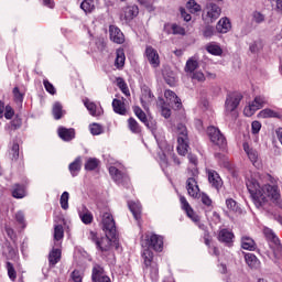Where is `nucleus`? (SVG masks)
I'll list each match as a JSON object with an SVG mask.
<instances>
[{"label": "nucleus", "mask_w": 282, "mask_h": 282, "mask_svg": "<svg viewBox=\"0 0 282 282\" xmlns=\"http://www.w3.org/2000/svg\"><path fill=\"white\" fill-rule=\"evenodd\" d=\"M246 186L256 204L257 208H261L268 204V199L275 206L282 209V197L279 185L265 184L261 187L259 182L252 176L247 177Z\"/></svg>", "instance_id": "f257e3e1"}, {"label": "nucleus", "mask_w": 282, "mask_h": 282, "mask_svg": "<svg viewBox=\"0 0 282 282\" xmlns=\"http://www.w3.org/2000/svg\"><path fill=\"white\" fill-rule=\"evenodd\" d=\"M177 138V153L178 155H186L188 153V130L186 126L178 123L174 130Z\"/></svg>", "instance_id": "f03ea898"}, {"label": "nucleus", "mask_w": 282, "mask_h": 282, "mask_svg": "<svg viewBox=\"0 0 282 282\" xmlns=\"http://www.w3.org/2000/svg\"><path fill=\"white\" fill-rule=\"evenodd\" d=\"M142 259L145 265L144 268L145 274H149L152 281L154 282L158 281V279H160V275H159L158 264L153 262V251L149 249H144L142 253Z\"/></svg>", "instance_id": "7ed1b4c3"}, {"label": "nucleus", "mask_w": 282, "mask_h": 282, "mask_svg": "<svg viewBox=\"0 0 282 282\" xmlns=\"http://www.w3.org/2000/svg\"><path fill=\"white\" fill-rule=\"evenodd\" d=\"M221 17V8L217 6L216 3L208 2L202 13V19L205 25H210L212 23H215L217 19Z\"/></svg>", "instance_id": "20e7f679"}, {"label": "nucleus", "mask_w": 282, "mask_h": 282, "mask_svg": "<svg viewBox=\"0 0 282 282\" xmlns=\"http://www.w3.org/2000/svg\"><path fill=\"white\" fill-rule=\"evenodd\" d=\"M187 180H186V191L189 197L197 199L199 197V185L197 184V180L199 177V170L192 169L187 172Z\"/></svg>", "instance_id": "39448f33"}, {"label": "nucleus", "mask_w": 282, "mask_h": 282, "mask_svg": "<svg viewBox=\"0 0 282 282\" xmlns=\"http://www.w3.org/2000/svg\"><path fill=\"white\" fill-rule=\"evenodd\" d=\"M264 105H268V98L264 96H257L249 106L245 107L243 113L247 118H251V116H254L259 109H263Z\"/></svg>", "instance_id": "423d86ee"}, {"label": "nucleus", "mask_w": 282, "mask_h": 282, "mask_svg": "<svg viewBox=\"0 0 282 282\" xmlns=\"http://www.w3.org/2000/svg\"><path fill=\"white\" fill-rule=\"evenodd\" d=\"M101 228L107 237H116V220L110 213H104L101 216Z\"/></svg>", "instance_id": "0eeeda50"}, {"label": "nucleus", "mask_w": 282, "mask_h": 282, "mask_svg": "<svg viewBox=\"0 0 282 282\" xmlns=\"http://www.w3.org/2000/svg\"><path fill=\"white\" fill-rule=\"evenodd\" d=\"M147 250H154L155 252H162L164 250V238L160 235L152 234L145 237Z\"/></svg>", "instance_id": "6e6552de"}, {"label": "nucleus", "mask_w": 282, "mask_h": 282, "mask_svg": "<svg viewBox=\"0 0 282 282\" xmlns=\"http://www.w3.org/2000/svg\"><path fill=\"white\" fill-rule=\"evenodd\" d=\"M207 133L213 144L219 147L220 149H224V147H226V137L223 135L221 131L218 130V128H216L215 126H210L207 129Z\"/></svg>", "instance_id": "1a4fd4ad"}, {"label": "nucleus", "mask_w": 282, "mask_h": 282, "mask_svg": "<svg viewBox=\"0 0 282 282\" xmlns=\"http://www.w3.org/2000/svg\"><path fill=\"white\" fill-rule=\"evenodd\" d=\"M241 94L234 93L227 96L226 102H225V111L226 113H232L237 107H239V104L241 102Z\"/></svg>", "instance_id": "9d476101"}, {"label": "nucleus", "mask_w": 282, "mask_h": 282, "mask_svg": "<svg viewBox=\"0 0 282 282\" xmlns=\"http://www.w3.org/2000/svg\"><path fill=\"white\" fill-rule=\"evenodd\" d=\"M144 56L154 69H156V67H160V54L155 48H153V46L145 47Z\"/></svg>", "instance_id": "9b49d317"}, {"label": "nucleus", "mask_w": 282, "mask_h": 282, "mask_svg": "<svg viewBox=\"0 0 282 282\" xmlns=\"http://www.w3.org/2000/svg\"><path fill=\"white\" fill-rule=\"evenodd\" d=\"M109 173L117 184H121L122 186H127V184H129V176L116 166H110Z\"/></svg>", "instance_id": "f8f14e48"}, {"label": "nucleus", "mask_w": 282, "mask_h": 282, "mask_svg": "<svg viewBox=\"0 0 282 282\" xmlns=\"http://www.w3.org/2000/svg\"><path fill=\"white\" fill-rule=\"evenodd\" d=\"M91 280L94 282H111V279L105 273V269L99 264L94 265Z\"/></svg>", "instance_id": "ddd939ff"}, {"label": "nucleus", "mask_w": 282, "mask_h": 282, "mask_svg": "<svg viewBox=\"0 0 282 282\" xmlns=\"http://www.w3.org/2000/svg\"><path fill=\"white\" fill-rule=\"evenodd\" d=\"M180 202L182 204V208L184 212H186L187 217L192 219L195 224H199V217L195 214L193 210V207H191V204H188V200H186V197L181 196Z\"/></svg>", "instance_id": "4468645a"}, {"label": "nucleus", "mask_w": 282, "mask_h": 282, "mask_svg": "<svg viewBox=\"0 0 282 282\" xmlns=\"http://www.w3.org/2000/svg\"><path fill=\"white\" fill-rule=\"evenodd\" d=\"M110 40L118 45L124 43V34L116 25L109 26Z\"/></svg>", "instance_id": "2eb2a0df"}, {"label": "nucleus", "mask_w": 282, "mask_h": 282, "mask_svg": "<svg viewBox=\"0 0 282 282\" xmlns=\"http://www.w3.org/2000/svg\"><path fill=\"white\" fill-rule=\"evenodd\" d=\"M243 151L253 166H259V152L251 148L248 143H243Z\"/></svg>", "instance_id": "dca6fc26"}, {"label": "nucleus", "mask_w": 282, "mask_h": 282, "mask_svg": "<svg viewBox=\"0 0 282 282\" xmlns=\"http://www.w3.org/2000/svg\"><path fill=\"white\" fill-rule=\"evenodd\" d=\"M231 29L232 24L228 18H221L216 24V30L219 34H228Z\"/></svg>", "instance_id": "f3484780"}, {"label": "nucleus", "mask_w": 282, "mask_h": 282, "mask_svg": "<svg viewBox=\"0 0 282 282\" xmlns=\"http://www.w3.org/2000/svg\"><path fill=\"white\" fill-rule=\"evenodd\" d=\"M116 236H107L102 237L97 241L96 247L101 251V252H109L111 250V239H113Z\"/></svg>", "instance_id": "a211bd4d"}, {"label": "nucleus", "mask_w": 282, "mask_h": 282, "mask_svg": "<svg viewBox=\"0 0 282 282\" xmlns=\"http://www.w3.org/2000/svg\"><path fill=\"white\" fill-rule=\"evenodd\" d=\"M58 135L64 142H69L70 140H74L76 138V132L74 129H67V128H58Z\"/></svg>", "instance_id": "6ab92c4d"}, {"label": "nucleus", "mask_w": 282, "mask_h": 282, "mask_svg": "<svg viewBox=\"0 0 282 282\" xmlns=\"http://www.w3.org/2000/svg\"><path fill=\"white\" fill-rule=\"evenodd\" d=\"M263 235L268 241H271V243H274L280 248V250H282L281 240H279V237H276V234H274L272 229L264 227Z\"/></svg>", "instance_id": "aec40b11"}, {"label": "nucleus", "mask_w": 282, "mask_h": 282, "mask_svg": "<svg viewBox=\"0 0 282 282\" xmlns=\"http://www.w3.org/2000/svg\"><path fill=\"white\" fill-rule=\"evenodd\" d=\"M112 109L115 113H119V116H127V107L124 106V99H113Z\"/></svg>", "instance_id": "412c9836"}, {"label": "nucleus", "mask_w": 282, "mask_h": 282, "mask_svg": "<svg viewBox=\"0 0 282 282\" xmlns=\"http://www.w3.org/2000/svg\"><path fill=\"white\" fill-rule=\"evenodd\" d=\"M62 252L58 248H53L52 251L48 253V264L50 268H54L58 261H61Z\"/></svg>", "instance_id": "4be33fe9"}, {"label": "nucleus", "mask_w": 282, "mask_h": 282, "mask_svg": "<svg viewBox=\"0 0 282 282\" xmlns=\"http://www.w3.org/2000/svg\"><path fill=\"white\" fill-rule=\"evenodd\" d=\"M232 239H235V234L228 229H221L218 232V241H221V243H231Z\"/></svg>", "instance_id": "5701e85b"}, {"label": "nucleus", "mask_w": 282, "mask_h": 282, "mask_svg": "<svg viewBox=\"0 0 282 282\" xmlns=\"http://www.w3.org/2000/svg\"><path fill=\"white\" fill-rule=\"evenodd\" d=\"M139 9L135 6L131 7H126L123 9V14L122 17L124 18L126 21H131L132 19H135L138 17Z\"/></svg>", "instance_id": "b1692460"}, {"label": "nucleus", "mask_w": 282, "mask_h": 282, "mask_svg": "<svg viewBox=\"0 0 282 282\" xmlns=\"http://www.w3.org/2000/svg\"><path fill=\"white\" fill-rule=\"evenodd\" d=\"M141 105L144 109H149V105L153 102V95L151 94V90L143 89L141 94Z\"/></svg>", "instance_id": "393cba45"}, {"label": "nucleus", "mask_w": 282, "mask_h": 282, "mask_svg": "<svg viewBox=\"0 0 282 282\" xmlns=\"http://www.w3.org/2000/svg\"><path fill=\"white\" fill-rule=\"evenodd\" d=\"M164 97L166 98V101L169 105H176L177 108L182 106V101L180 100V97L175 95L174 91L172 90H165Z\"/></svg>", "instance_id": "a878e982"}, {"label": "nucleus", "mask_w": 282, "mask_h": 282, "mask_svg": "<svg viewBox=\"0 0 282 282\" xmlns=\"http://www.w3.org/2000/svg\"><path fill=\"white\" fill-rule=\"evenodd\" d=\"M83 166V160L80 159V156H78L77 159H75V161L73 163L69 164L68 169L70 172V175L73 177H76L78 175V173L80 172V167Z\"/></svg>", "instance_id": "bb28decb"}, {"label": "nucleus", "mask_w": 282, "mask_h": 282, "mask_svg": "<svg viewBox=\"0 0 282 282\" xmlns=\"http://www.w3.org/2000/svg\"><path fill=\"white\" fill-rule=\"evenodd\" d=\"M241 248H243V250H257V243L254 242V240L248 236H243L241 238Z\"/></svg>", "instance_id": "cd10ccee"}, {"label": "nucleus", "mask_w": 282, "mask_h": 282, "mask_svg": "<svg viewBox=\"0 0 282 282\" xmlns=\"http://www.w3.org/2000/svg\"><path fill=\"white\" fill-rule=\"evenodd\" d=\"M116 61H115V65L117 67V69H122V67H124V61H127V57L124 56V50L119 48L116 51Z\"/></svg>", "instance_id": "c85d7f7f"}, {"label": "nucleus", "mask_w": 282, "mask_h": 282, "mask_svg": "<svg viewBox=\"0 0 282 282\" xmlns=\"http://www.w3.org/2000/svg\"><path fill=\"white\" fill-rule=\"evenodd\" d=\"M128 206L134 219H140V214L142 213V205H140V202H130L128 203Z\"/></svg>", "instance_id": "c756f323"}, {"label": "nucleus", "mask_w": 282, "mask_h": 282, "mask_svg": "<svg viewBox=\"0 0 282 282\" xmlns=\"http://www.w3.org/2000/svg\"><path fill=\"white\" fill-rule=\"evenodd\" d=\"M206 51L209 54H213V56H221V54H224V50H221V46H219V44L215 42L207 44Z\"/></svg>", "instance_id": "7c9ffc66"}, {"label": "nucleus", "mask_w": 282, "mask_h": 282, "mask_svg": "<svg viewBox=\"0 0 282 282\" xmlns=\"http://www.w3.org/2000/svg\"><path fill=\"white\" fill-rule=\"evenodd\" d=\"M199 67V62L196 61L195 57H191L187 59L186 65H185V72L186 74H193L195 70Z\"/></svg>", "instance_id": "2f4dec72"}, {"label": "nucleus", "mask_w": 282, "mask_h": 282, "mask_svg": "<svg viewBox=\"0 0 282 282\" xmlns=\"http://www.w3.org/2000/svg\"><path fill=\"white\" fill-rule=\"evenodd\" d=\"M79 217L83 221V224H91V221H94V215L91 214V212H89V209L83 207L82 210H79Z\"/></svg>", "instance_id": "473e14b6"}, {"label": "nucleus", "mask_w": 282, "mask_h": 282, "mask_svg": "<svg viewBox=\"0 0 282 282\" xmlns=\"http://www.w3.org/2000/svg\"><path fill=\"white\" fill-rule=\"evenodd\" d=\"M208 182L214 186L215 188H219L221 184V178L219 177V174L215 171H208Z\"/></svg>", "instance_id": "72a5a7b5"}, {"label": "nucleus", "mask_w": 282, "mask_h": 282, "mask_svg": "<svg viewBox=\"0 0 282 282\" xmlns=\"http://www.w3.org/2000/svg\"><path fill=\"white\" fill-rule=\"evenodd\" d=\"M85 107L88 109L90 116H100L102 113V109L99 108L96 106V104L89 101V100H86L84 102Z\"/></svg>", "instance_id": "f704fd0d"}, {"label": "nucleus", "mask_w": 282, "mask_h": 282, "mask_svg": "<svg viewBox=\"0 0 282 282\" xmlns=\"http://www.w3.org/2000/svg\"><path fill=\"white\" fill-rule=\"evenodd\" d=\"M12 196L15 199H23V197H25V187L23 185L15 184L12 189Z\"/></svg>", "instance_id": "c9c22d12"}, {"label": "nucleus", "mask_w": 282, "mask_h": 282, "mask_svg": "<svg viewBox=\"0 0 282 282\" xmlns=\"http://www.w3.org/2000/svg\"><path fill=\"white\" fill-rule=\"evenodd\" d=\"M245 261L247 263V265H249V268H259V259L257 258V256L252 254V253H248L245 256Z\"/></svg>", "instance_id": "e433bc0d"}, {"label": "nucleus", "mask_w": 282, "mask_h": 282, "mask_svg": "<svg viewBox=\"0 0 282 282\" xmlns=\"http://www.w3.org/2000/svg\"><path fill=\"white\" fill-rule=\"evenodd\" d=\"M259 118H281V115L272 109L265 108L259 112Z\"/></svg>", "instance_id": "4c0bfd02"}, {"label": "nucleus", "mask_w": 282, "mask_h": 282, "mask_svg": "<svg viewBox=\"0 0 282 282\" xmlns=\"http://www.w3.org/2000/svg\"><path fill=\"white\" fill-rule=\"evenodd\" d=\"M202 35L204 39H213V36H215V26L205 24L202 29Z\"/></svg>", "instance_id": "58836bf2"}, {"label": "nucleus", "mask_w": 282, "mask_h": 282, "mask_svg": "<svg viewBox=\"0 0 282 282\" xmlns=\"http://www.w3.org/2000/svg\"><path fill=\"white\" fill-rule=\"evenodd\" d=\"M64 113L65 111H63V105H61V102H55L53 105V116L55 120H61Z\"/></svg>", "instance_id": "ea45409f"}, {"label": "nucleus", "mask_w": 282, "mask_h": 282, "mask_svg": "<svg viewBox=\"0 0 282 282\" xmlns=\"http://www.w3.org/2000/svg\"><path fill=\"white\" fill-rule=\"evenodd\" d=\"M186 8L192 14H195L196 12H202V6H199V3H197L195 0H189L186 4Z\"/></svg>", "instance_id": "a19ab883"}, {"label": "nucleus", "mask_w": 282, "mask_h": 282, "mask_svg": "<svg viewBox=\"0 0 282 282\" xmlns=\"http://www.w3.org/2000/svg\"><path fill=\"white\" fill-rule=\"evenodd\" d=\"M159 107H161V115L164 118H171V108H169L166 106V104L164 102V99H159Z\"/></svg>", "instance_id": "79ce46f5"}, {"label": "nucleus", "mask_w": 282, "mask_h": 282, "mask_svg": "<svg viewBox=\"0 0 282 282\" xmlns=\"http://www.w3.org/2000/svg\"><path fill=\"white\" fill-rule=\"evenodd\" d=\"M80 8L84 12H94L96 6L94 4V0H84Z\"/></svg>", "instance_id": "37998d69"}, {"label": "nucleus", "mask_w": 282, "mask_h": 282, "mask_svg": "<svg viewBox=\"0 0 282 282\" xmlns=\"http://www.w3.org/2000/svg\"><path fill=\"white\" fill-rule=\"evenodd\" d=\"M128 128L132 133H140V124H138V121L133 118L128 119Z\"/></svg>", "instance_id": "c03bdc74"}, {"label": "nucleus", "mask_w": 282, "mask_h": 282, "mask_svg": "<svg viewBox=\"0 0 282 282\" xmlns=\"http://www.w3.org/2000/svg\"><path fill=\"white\" fill-rule=\"evenodd\" d=\"M59 204H61V207L63 208V210H67V208H69V193L68 192H64L62 194Z\"/></svg>", "instance_id": "a18cd8bd"}, {"label": "nucleus", "mask_w": 282, "mask_h": 282, "mask_svg": "<svg viewBox=\"0 0 282 282\" xmlns=\"http://www.w3.org/2000/svg\"><path fill=\"white\" fill-rule=\"evenodd\" d=\"M117 86L119 87V89H121L124 96H131V94L129 93V87L127 86V83H124V79L120 77L117 78Z\"/></svg>", "instance_id": "49530a36"}, {"label": "nucleus", "mask_w": 282, "mask_h": 282, "mask_svg": "<svg viewBox=\"0 0 282 282\" xmlns=\"http://www.w3.org/2000/svg\"><path fill=\"white\" fill-rule=\"evenodd\" d=\"M65 235V231L63 230L62 225H56L54 228V239L55 241H61Z\"/></svg>", "instance_id": "de8ad7c7"}, {"label": "nucleus", "mask_w": 282, "mask_h": 282, "mask_svg": "<svg viewBox=\"0 0 282 282\" xmlns=\"http://www.w3.org/2000/svg\"><path fill=\"white\" fill-rule=\"evenodd\" d=\"M192 80H197V83H204L206 80V75L202 73V70H195L189 74Z\"/></svg>", "instance_id": "09e8293b"}, {"label": "nucleus", "mask_w": 282, "mask_h": 282, "mask_svg": "<svg viewBox=\"0 0 282 282\" xmlns=\"http://www.w3.org/2000/svg\"><path fill=\"white\" fill-rule=\"evenodd\" d=\"M99 161L98 159H88V161L85 164L86 171H94L98 169Z\"/></svg>", "instance_id": "8fccbe9b"}, {"label": "nucleus", "mask_w": 282, "mask_h": 282, "mask_svg": "<svg viewBox=\"0 0 282 282\" xmlns=\"http://www.w3.org/2000/svg\"><path fill=\"white\" fill-rule=\"evenodd\" d=\"M133 112H134V115L137 116V118H139V120L141 121V122H147V113H144L143 111H142V108H140V107H138V106H135V107H133Z\"/></svg>", "instance_id": "3c124183"}, {"label": "nucleus", "mask_w": 282, "mask_h": 282, "mask_svg": "<svg viewBox=\"0 0 282 282\" xmlns=\"http://www.w3.org/2000/svg\"><path fill=\"white\" fill-rule=\"evenodd\" d=\"M10 159L12 162H17V160H19V143H13L10 150Z\"/></svg>", "instance_id": "603ef678"}, {"label": "nucleus", "mask_w": 282, "mask_h": 282, "mask_svg": "<svg viewBox=\"0 0 282 282\" xmlns=\"http://www.w3.org/2000/svg\"><path fill=\"white\" fill-rule=\"evenodd\" d=\"M89 129H90V133L93 135H100V133H102V126L101 124L93 123V124H90Z\"/></svg>", "instance_id": "864d4df0"}, {"label": "nucleus", "mask_w": 282, "mask_h": 282, "mask_svg": "<svg viewBox=\"0 0 282 282\" xmlns=\"http://www.w3.org/2000/svg\"><path fill=\"white\" fill-rule=\"evenodd\" d=\"M143 124H145V127H148V129H151V131H155V129H158V121H155L153 118L145 119Z\"/></svg>", "instance_id": "5fc2aeb1"}, {"label": "nucleus", "mask_w": 282, "mask_h": 282, "mask_svg": "<svg viewBox=\"0 0 282 282\" xmlns=\"http://www.w3.org/2000/svg\"><path fill=\"white\" fill-rule=\"evenodd\" d=\"M13 97L15 102L20 104L23 102V93H21V90H19V87H14L13 88Z\"/></svg>", "instance_id": "6e6d98bb"}, {"label": "nucleus", "mask_w": 282, "mask_h": 282, "mask_svg": "<svg viewBox=\"0 0 282 282\" xmlns=\"http://www.w3.org/2000/svg\"><path fill=\"white\" fill-rule=\"evenodd\" d=\"M43 85H44L46 91H48V94H51L52 96H54V94H56V88L54 87V85H52V83H50V80L44 79Z\"/></svg>", "instance_id": "4d7b16f0"}, {"label": "nucleus", "mask_w": 282, "mask_h": 282, "mask_svg": "<svg viewBox=\"0 0 282 282\" xmlns=\"http://www.w3.org/2000/svg\"><path fill=\"white\" fill-rule=\"evenodd\" d=\"M188 161L191 166L188 167L187 172L193 171V169H197V156L195 154H188Z\"/></svg>", "instance_id": "13d9d810"}, {"label": "nucleus", "mask_w": 282, "mask_h": 282, "mask_svg": "<svg viewBox=\"0 0 282 282\" xmlns=\"http://www.w3.org/2000/svg\"><path fill=\"white\" fill-rule=\"evenodd\" d=\"M252 18L254 23H263L265 21V15L258 11L253 12Z\"/></svg>", "instance_id": "bf43d9fd"}, {"label": "nucleus", "mask_w": 282, "mask_h": 282, "mask_svg": "<svg viewBox=\"0 0 282 282\" xmlns=\"http://www.w3.org/2000/svg\"><path fill=\"white\" fill-rule=\"evenodd\" d=\"M198 197L202 204H204V206H212L213 200L210 199V197H208V195L203 193V194H198Z\"/></svg>", "instance_id": "052dcab7"}, {"label": "nucleus", "mask_w": 282, "mask_h": 282, "mask_svg": "<svg viewBox=\"0 0 282 282\" xmlns=\"http://www.w3.org/2000/svg\"><path fill=\"white\" fill-rule=\"evenodd\" d=\"M15 219L18 224L22 225V228H25V214H23V212H18L15 214Z\"/></svg>", "instance_id": "680f3d73"}, {"label": "nucleus", "mask_w": 282, "mask_h": 282, "mask_svg": "<svg viewBox=\"0 0 282 282\" xmlns=\"http://www.w3.org/2000/svg\"><path fill=\"white\" fill-rule=\"evenodd\" d=\"M8 275L11 279V281H14L17 279V271H14V267H12V263L8 262Z\"/></svg>", "instance_id": "e2e57ef3"}, {"label": "nucleus", "mask_w": 282, "mask_h": 282, "mask_svg": "<svg viewBox=\"0 0 282 282\" xmlns=\"http://www.w3.org/2000/svg\"><path fill=\"white\" fill-rule=\"evenodd\" d=\"M172 34H181L184 35L186 34V31L184 30V28L177 25V24H173L172 25Z\"/></svg>", "instance_id": "0e129e2a"}, {"label": "nucleus", "mask_w": 282, "mask_h": 282, "mask_svg": "<svg viewBox=\"0 0 282 282\" xmlns=\"http://www.w3.org/2000/svg\"><path fill=\"white\" fill-rule=\"evenodd\" d=\"M13 116H14V109H12L11 106H7L6 107V112H4V118L7 120H12Z\"/></svg>", "instance_id": "69168bd1"}, {"label": "nucleus", "mask_w": 282, "mask_h": 282, "mask_svg": "<svg viewBox=\"0 0 282 282\" xmlns=\"http://www.w3.org/2000/svg\"><path fill=\"white\" fill-rule=\"evenodd\" d=\"M251 131H252V133H254V134L259 133V131H261V122H259V121H253V122L251 123Z\"/></svg>", "instance_id": "338daca9"}, {"label": "nucleus", "mask_w": 282, "mask_h": 282, "mask_svg": "<svg viewBox=\"0 0 282 282\" xmlns=\"http://www.w3.org/2000/svg\"><path fill=\"white\" fill-rule=\"evenodd\" d=\"M72 281L74 282H83V276H80L79 271H73L72 272Z\"/></svg>", "instance_id": "774afa93"}]
</instances>
